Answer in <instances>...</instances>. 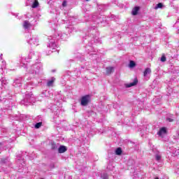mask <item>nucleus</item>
<instances>
[{
	"instance_id": "1",
	"label": "nucleus",
	"mask_w": 179,
	"mask_h": 179,
	"mask_svg": "<svg viewBox=\"0 0 179 179\" xmlns=\"http://www.w3.org/2000/svg\"><path fill=\"white\" fill-rule=\"evenodd\" d=\"M43 69V66L40 63H36L33 64L29 68V75L36 78L40 73L41 71Z\"/></svg>"
},
{
	"instance_id": "2",
	"label": "nucleus",
	"mask_w": 179,
	"mask_h": 179,
	"mask_svg": "<svg viewBox=\"0 0 179 179\" xmlns=\"http://www.w3.org/2000/svg\"><path fill=\"white\" fill-rule=\"evenodd\" d=\"M37 59L36 55H34V51L31 50L29 52L28 57H22L20 62V66L22 68H27V62H30V59Z\"/></svg>"
},
{
	"instance_id": "3",
	"label": "nucleus",
	"mask_w": 179,
	"mask_h": 179,
	"mask_svg": "<svg viewBox=\"0 0 179 179\" xmlns=\"http://www.w3.org/2000/svg\"><path fill=\"white\" fill-rule=\"evenodd\" d=\"M35 101L36 98H34V95L27 94L25 95V98L21 101V104H24V106H29V104H31V103H34Z\"/></svg>"
},
{
	"instance_id": "4",
	"label": "nucleus",
	"mask_w": 179,
	"mask_h": 179,
	"mask_svg": "<svg viewBox=\"0 0 179 179\" xmlns=\"http://www.w3.org/2000/svg\"><path fill=\"white\" fill-rule=\"evenodd\" d=\"M27 43H29L30 45H38V38H37L36 35H32L27 41Z\"/></svg>"
},
{
	"instance_id": "5",
	"label": "nucleus",
	"mask_w": 179,
	"mask_h": 179,
	"mask_svg": "<svg viewBox=\"0 0 179 179\" xmlns=\"http://www.w3.org/2000/svg\"><path fill=\"white\" fill-rule=\"evenodd\" d=\"M90 101V95L83 96L81 98L80 105L84 107H86V106L89 104Z\"/></svg>"
},
{
	"instance_id": "6",
	"label": "nucleus",
	"mask_w": 179,
	"mask_h": 179,
	"mask_svg": "<svg viewBox=\"0 0 179 179\" xmlns=\"http://www.w3.org/2000/svg\"><path fill=\"white\" fill-rule=\"evenodd\" d=\"M69 37V35L65 33L62 34L61 32H58L55 34L54 38H57V40H59V38H61V40H66Z\"/></svg>"
},
{
	"instance_id": "7",
	"label": "nucleus",
	"mask_w": 179,
	"mask_h": 179,
	"mask_svg": "<svg viewBox=\"0 0 179 179\" xmlns=\"http://www.w3.org/2000/svg\"><path fill=\"white\" fill-rule=\"evenodd\" d=\"M49 43L48 45V47L52 50H55V48L57 47V43H55V39L52 38V36H50L48 38Z\"/></svg>"
},
{
	"instance_id": "8",
	"label": "nucleus",
	"mask_w": 179,
	"mask_h": 179,
	"mask_svg": "<svg viewBox=\"0 0 179 179\" xmlns=\"http://www.w3.org/2000/svg\"><path fill=\"white\" fill-rule=\"evenodd\" d=\"M22 80H23L22 77L16 78L14 80L13 85L15 86V87H20V86H22Z\"/></svg>"
},
{
	"instance_id": "9",
	"label": "nucleus",
	"mask_w": 179,
	"mask_h": 179,
	"mask_svg": "<svg viewBox=\"0 0 179 179\" xmlns=\"http://www.w3.org/2000/svg\"><path fill=\"white\" fill-rule=\"evenodd\" d=\"M36 120L38 121V122L34 125V127L36 129H38V128H40L43 125V117L41 116H38L36 117Z\"/></svg>"
},
{
	"instance_id": "10",
	"label": "nucleus",
	"mask_w": 179,
	"mask_h": 179,
	"mask_svg": "<svg viewBox=\"0 0 179 179\" xmlns=\"http://www.w3.org/2000/svg\"><path fill=\"white\" fill-rule=\"evenodd\" d=\"M150 73H152V70L150 68H146L144 71L143 76L145 78V79H147V80L149 79V75H150Z\"/></svg>"
},
{
	"instance_id": "11",
	"label": "nucleus",
	"mask_w": 179,
	"mask_h": 179,
	"mask_svg": "<svg viewBox=\"0 0 179 179\" xmlns=\"http://www.w3.org/2000/svg\"><path fill=\"white\" fill-rule=\"evenodd\" d=\"M167 134V129L166 127H162L159 129V131L157 133L159 136H163V135H166Z\"/></svg>"
},
{
	"instance_id": "12",
	"label": "nucleus",
	"mask_w": 179,
	"mask_h": 179,
	"mask_svg": "<svg viewBox=\"0 0 179 179\" xmlns=\"http://www.w3.org/2000/svg\"><path fill=\"white\" fill-rule=\"evenodd\" d=\"M152 152L155 153V159L157 162H160V160H162V155H160V152L156 149L152 150Z\"/></svg>"
},
{
	"instance_id": "13",
	"label": "nucleus",
	"mask_w": 179,
	"mask_h": 179,
	"mask_svg": "<svg viewBox=\"0 0 179 179\" xmlns=\"http://www.w3.org/2000/svg\"><path fill=\"white\" fill-rule=\"evenodd\" d=\"M23 27L24 29H25V30H29V29L31 27V24L29 22L28 20H25L24 21V23H23Z\"/></svg>"
},
{
	"instance_id": "14",
	"label": "nucleus",
	"mask_w": 179,
	"mask_h": 179,
	"mask_svg": "<svg viewBox=\"0 0 179 179\" xmlns=\"http://www.w3.org/2000/svg\"><path fill=\"white\" fill-rule=\"evenodd\" d=\"M55 82V78H52L51 79L48 80V81H47L48 87H52V86L54 85Z\"/></svg>"
},
{
	"instance_id": "15",
	"label": "nucleus",
	"mask_w": 179,
	"mask_h": 179,
	"mask_svg": "<svg viewBox=\"0 0 179 179\" xmlns=\"http://www.w3.org/2000/svg\"><path fill=\"white\" fill-rule=\"evenodd\" d=\"M138 84V78L134 79V82L126 85V87H132V86H136Z\"/></svg>"
},
{
	"instance_id": "16",
	"label": "nucleus",
	"mask_w": 179,
	"mask_h": 179,
	"mask_svg": "<svg viewBox=\"0 0 179 179\" xmlns=\"http://www.w3.org/2000/svg\"><path fill=\"white\" fill-rule=\"evenodd\" d=\"M66 150H67L66 147L64 145H60L58 148L59 153H65Z\"/></svg>"
},
{
	"instance_id": "17",
	"label": "nucleus",
	"mask_w": 179,
	"mask_h": 179,
	"mask_svg": "<svg viewBox=\"0 0 179 179\" xmlns=\"http://www.w3.org/2000/svg\"><path fill=\"white\" fill-rule=\"evenodd\" d=\"M138 12H139V7L136 6L133 8L131 15H133V16H136V15H138Z\"/></svg>"
},
{
	"instance_id": "18",
	"label": "nucleus",
	"mask_w": 179,
	"mask_h": 179,
	"mask_svg": "<svg viewBox=\"0 0 179 179\" xmlns=\"http://www.w3.org/2000/svg\"><path fill=\"white\" fill-rule=\"evenodd\" d=\"M113 71H114V67H113V66L106 67V73H107V75L111 74Z\"/></svg>"
},
{
	"instance_id": "19",
	"label": "nucleus",
	"mask_w": 179,
	"mask_h": 179,
	"mask_svg": "<svg viewBox=\"0 0 179 179\" xmlns=\"http://www.w3.org/2000/svg\"><path fill=\"white\" fill-rule=\"evenodd\" d=\"M0 103H5V104H8L9 103V100L6 99V98L0 96Z\"/></svg>"
},
{
	"instance_id": "20",
	"label": "nucleus",
	"mask_w": 179,
	"mask_h": 179,
	"mask_svg": "<svg viewBox=\"0 0 179 179\" xmlns=\"http://www.w3.org/2000/svg\"><path fill=\"white\" fill-rule=\"evenodd\" d=\"M122 154V149L121 148H118L115 150V155L117 156H120Z\"/></svg>"
},
{
	"instance_id": "21",
	"label": "nucleus",
	"mask_w": 179,
	"mask_h": 179,
	"mask_svg": "<svg viewBox=\"0 0 179 179\" xmlns=\"http://www.w3.org/2000/svg\"><path fill=\"white\" fill-rule=\"evenodd\" d=\"M136 66V64L135 63V62L131 60L129 64V68H135Z\"/></svg>"
},
{
	"instance_id": "22",
	"label": "nucleus",
	"mask_w": 179,
	"mask_h": 179,
	"mask_svg": "<svg viewBox=\"0 0 179 179\" xmlns=\"http://www.w3.org/2000/svg\"><path fill=\"white\" fill-rule=\"evenodd\" d=\"M6 67V62L3 61L2 65L1 66L0 69L1 71H3V69H5Z\"/></svg>"
},
{
	"instance_id": "23",
	"label": "nucleus",
	"mask_w": 179,
	"mask_h": 179,
	"mask_svg": "<svg viewBox=\"0 0 179 179\" xmlns=\"http://www.w3.org/2000/svg\"><path fill=\"white\" fill-rule=\"evenodd\" d=\"M163 8V3H159L158 4L156 5L155 7V9H160Z\"/></svg>"
},
{
	"instance_id": "24",
	"label": "nucleus",
	"mask_w": 179,
	"mask_h": 179,
	"mask_svg": "<svg viewBox=\"0 0 179 179\" xmlns=\"http://www.w3.org/2000/svg\"><path fill=\"white\" fill-rule=\"evenodd\" d=\"M38 6V1H35L33 3V4H32L31 8H37Z\"/></svg>"
},
{
	"instance_id": "25",
	"label": "nucleus",
	"mask_w": 179,
	"mask_h": 179,
	"mask_svg": "<svg viewBox=\"0 0 179 179\" xmlns=\"http://www.w3.org/2000/svg\"><path fill=\"white\" fill-rule=\"evenodd\" d=\"M101 178H103V179H108V175H107V173H103L101 176Z\"/></svg>"
},
{
	"instance_id": "26",
	"label": "nucleus",
	"mask_w": 179,
	"mask_h": 179,
	"mask_svg": "<svg viewBox=\"0 0 179 179\" xmlns=\"http://www.w3.org/2000/svg\"><path fill=\"white\" fill-rule=\"evenodd\" d=\"M162 62H166V56L163 55L161 57Z\"/></svg>"
},
{
	"instance_id": "27",
	"label": "nucleus",
	"mask_w": 179,
	"mask_h": 179,
	"mask_svg": "<svg viewBox=\"0 0 179 179\" xmlns=\"http://www.w3.org/2000/svg\"><path fill=\"white\" fill-rule=\"evenodd\" d=\"M62 6L64 8H65V6H66V1H64L62 2Z\"/></svg>"
},
{
	"instance_id": "28",
	"label": "nucleus",
	"mask_w": 179,
	"mask_h": 179,
	"mask_svg": "<svg viewBox=\"0 0 179 179\" xmlns=\"http://www.w3.org/2000/svg\"><path fill=\"white\" fill-rule=\"evenodd\" d=\"M8 162H9V158H7V159H3V160H2V162H3V163H8Z\"/></svg>"
},
{
	"instance_id": "29",
	"label": "nucleus",
	"mask_w": 179,
	"mask_h": 179,
	"mask_svg": "<svg viewBox=\"0 0 179 179\" xmlns=\"http://www.w3.org/2000/svg\"><path fill=\"white\" fill-rule=\"evenodd\" d=\"M52 149L55 150V149H57V145L55 144L52 145Z\"/></svg>"
},
{
	"instance_id": "30",
	"label": "nucleus",
	"mask_w": 179,
	"mask_h": 179,
	"mask_svg": "<svg viewBox=\"0 0 179 179\" xmlns=\"http://www.w3.org/2000/svg\"><path fill=\"white\" fill-rule=\"evenodd\" d=\"M167 121H169V122H173V121H174V120H173L171 118H167Z\"/></svg>"
},
{
	"instance_id": "31",
	"label": "nucleus",
	"mask_w": 179,
	"mask_h": 179,
	"mask_svg": "<svg viewBox=\"0 0 179 179\" xmlns=\"http://www.w3.org/2000/svg\"><path fill=\"white\" fill-rule=\"evenodd\" d=\"M55 167V166L54 165V164H50V169H54Z\"/></svg>"
},
{
	"instance_id": "32",
	"label": "nucleus",
	"mask_w": 179,
	"mask_h": 179,
	"mask_svg": "<svg viewBox=\"0 0 179 179\" xmlns=\"http://www.w3.org/2000/svg\"><path fill=\"white\" fill-rule=\"evenodd\" d=\"M109 17L110 19H114V15H110Z\"/></svg>"
},
{
	"instance_id": "33",
	"label": "nucleus",
	"mask_w": 179,
	"mask_h": 179,
	"mask_svg": "<svg viewBox=\"0 0 179 179\" xmlns=\"http://www.w3.org/2000/svg\"><path fill=\"white\" fill-rule=\"evenodd\" d=\"M24 78L27 79V80H29L30 79V78H27V76H25Z\"/></svg>"
},
{
	"instance_id": "34",
	"label": "nucleus",
	"mask_w": 179,
	"mask_h": 179,
	"mask_svg": "<svg viewBox=\"0 0 179 179\" xmlns=\"http://www.w3.org/2000/svg\"><path fill=\"white\" fill-rule=\"evenodd\" d=\"M0 59H2V54H1Z\"/></svg>"
},
{
	"instance_id": "35",
	"label": "nucleus",
	"mask_w": 179,
	"mask_h": 179,
	"mask_svg": "<svg viewBox=\"0 0 179 179\" xmlns=\"http://www.w3.org/2000/svg\"><path fill=\"white\" fill-rule=\"evenodd\" d=\"M1 83H2V85H3V79H2V80H1Z\"/></svg>"
},
{
	"instance_id": "36",
	"label": "nucleus",
	"mask_w": 179,
	"mask_h": 179,
	"mask_svg": "<svg viewBox=\"0 0 179 179\" xmlns=\"http://www.w3.org/2000/svg\"><path fill=\"white\" fill-rule=\"evenodd\" d=\"M87 2H89V1H90V0H85Z\"/></svg>"
},
{
	"instance_id": "37",
	"label": "nucleus",
	"mask_w": 179,
	"mask_h": 179,
	"mask_svg": "<svg viewBox=\"0 0 179 179\" xmlns=\"http://www.w3.org/2000/svg\"><path fill=\"white\" fill-rule=\"evenodd\" d=\"M52 72H55V70H52Z\"/></svg>"
},
{
	"instance_id": "38",
	"label": "nucleus",
	"mask_w": 179,
	"mask_h": 179,
	"mask_svg": "<svg viewBox=\"0 0 179 179\" xmlns=\"http://www.w3.org/2000/svg\"><path fill=\"white\" fill-rule=\"evenodd\" d=\"M1 90H2V88H1V87H0V92H1Z\"/></svg>"
},
{
	"instance_id": "39",
	"label": "nucleus",
	"mask_w": 179,
	"mask_h": 179,
	"mask_svg": "<svg viewBox=\"0 0 179 179\" xmlns=\"http://www.w3.org/2000/svg\"><path fill=\"white\" fill-rule=\"evenodd\" d=\"M51 52H54V50H52Z\"/></svg>"
},
{
	"instance_id": "40",
	"label": "nucleus",
	"mask_w": 179,
	"mask_h": 179,
	"mask_svg": "<svg viewBox=\"0 0 179 179\" xmlns=\"http://www.w3.org/2000/svg\"><path fill=\"white\" fill-rule=\"evenodd\" d=\"M155 179H159V178H155Z\"/></svg>"
},
{
	"instance_id": "41",
	"label": "nucleus",
	"mask_w": 179,
	"mask_h": 179,
	"mask_svg": "<svg viewBox=\"0 0 179 179\" xmlns=\"http://www.w3.org/2000/svg\"><path fill=\"white\" fill-rule=\"evenodd\" d=\"M9 106H7V108H8Z\"/></svg>"
},
{
	"instance_id": "42",
	"label": "nucleus",
	"mask_w": 179,
	"mask_h": 179,
	"mask_svg": "<svg viewBox=\"0 0 179 179\" xmlns=\"http://www.w3.org/2000/svg\"><path fill=\"white\" fill-rule=\"evenodd\" d=\"M41 179H44V178H41Z\"/></svg>"
}]
</instances>
